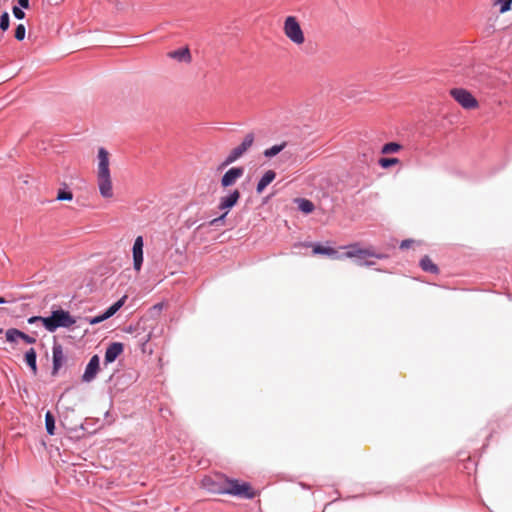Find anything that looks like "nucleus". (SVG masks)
Here are the masks:
<instances>
[{
	"label": "nucleus",
	"instance_id": "nucleus-1",
	"mask_svg": "<svg viewBox=\"0 0 512 512\" xmlns=\"http://www.w3.org/2000/svg\"><path fill=\"white\" fill-rule=\"evenodd\" d=\"M202 486L215 494H229L246 499L255 497V492L248 483H240L238 480L216 477H205L202 480Z\"/></svg>",
	"mask_w": 512,
	"mask_h": 512
},
{
	"label": "nucleus",
	"instance_id": "nucleus-2",
	"mask_svg": "<svg viewBox=\"0 0 512 512\" xmlns=\"http://www.w3.org/2000/svg\"><path fill=\"white\" fill-rule=\"evenodd\" d=\"M313 252L315 254H324L331 256L332 258H342V257H348V258H358L359 265H372L373 262L365 261L362 262V260H365L367 257H375L377 259H383L386 257L385 254L382 253H376L372 249H362L358 247L357 245H352L349 247V250L344 254H339L338 251L331 247H325L320 244H317L313 248Z\"/></svg>",
	"mask_w": 512,
	"mask_h": 512
},
{
	"label": "nucleus",
	"instance_id": "nucleus-3",
	"mask_svg": "<svg viewBox=\"0 0 512 512\" xmlns=\"http://www.w3.org/2000/svg\"><path fill=\"white\" fill-rule=\"evenodd\" d=\"M97 157V185L99 193L103 198H111L113 196V186L109 168V153L105 148H99Z\"/></svg>",
	"mask_w": 512,
	"mask_h": 512
},
{
	"label": "nucleus",
	"instance_id": "nucleus-4",
	"mask_svg": "<svg viewBox=\"0 0 512 512\" xmlns=\"http://www.w3.org/2000/svg\"><path fill=\"white\" fill-rule=\"evenodd\" d=\"M76 323V319L63 309L52 311L51 315L42 319V324L49 332H55L58 328H70Z\"/></svg>",
	"mask_w": 512,
	"mask_h": 512
},
{
	"label": "nucleus",
	"instance_id": "nucleus-5",
	"mask_svg": "<svg viewBox=\"0 0 512 512\" xmlns=\"http://www.w3.org/2000/svg\"><path fill=\"white\" fill-rule=\"evenodd\" d=\"M283 30L286 37L294 44L301 45L305 42L303 30L296 17L288 16L284 21Z\"/></svg>",
	"mask_w": 512,
	"mask_h": 512
},
{
	"label": "nucleus",
	"instance_id": "nucleus-6",
	"mask_svg": "<svg viewBox=\"0 0 512 512\" xmlns=\"http://www.w3.org/2000/svg\"><path fill=\"white\" fill-rule=\"evenodd\" d=\"M254 135L252 133H248L242 143L235 148H233L230 153L227 155L225 160L221 164V168L227 167L230 164L236 162L239 158H241L253 145Z\"/></svg>",
	"mask_w": 512,
	"mask_h": 512
},
{
	"label": "nucleus",
	"instance_id": "nucleus-7",
	"mask_svg": "<svg viewBox=\"0 0 512 512\" xmlns=\"http://www.w3.org/2000/svg\"><path fill=\"white\" fill-rule=\"evenodd\" d=\"M239 199L240 192L237 189L233 190L228 195L221 197L218 208L219 210L224 211V213L221 216L213 219L210 224L212 226H218L220 223H222L229 210L236 205Z\"/></svg>",
	"mask_w": 512,
	"mask_h": 512
},
{
	"label": "nucleus",
	"instance_id": "nucleus-8",
	"mask_svg": "<svg viewBox=\"0 0 512 512\" xmlns=\"http://www.w3.org/2000/svg\"><path fill=\"white\" fill-rule=\"evenodd\" d=\"M450 94L465 109H473L478 105L475 97L465 89L454 88L450 91Z\"/></svg>",
	"mask_w": 512,
	"mask_h": 512
},
{
	"label": "nucleus",
	"instance_id": "nucleus-9",
	"mask_svg": "<svg viewBox=\"0 0 512 512\" xmlns=\"http://www.w3.org/2000/svg\"><path fill=\"white\" fill-rule=\"evenodd\" d=\"M143 247L144 240L142 236L136 237L133 247H132V256H133V268L136 272H139L143 265Z\"/></svg>",
	"mask_w": 512,
	"mask_h": 512
},
{
	"label": "nucleus",
	"instance_id": "nucleus-10",
	"mask_svg": "<svg viewBox=\"0 0 512 512\" xmlns=\"http://www.w3.org/2000/svg\"><path fill=\"white\" fill-rule=\"evenodd\" d=\"M99 369H100L99 356L94 355L91 357V359L89 360V362L85 368L84 374L82 376V380L84 382H91L92 380L95 379L96 375L99 372Z\"/></svg>",
	"mask_w": 512,
	"mask_h": 512
},
{
	"label": "nucleus",
	"instance_id": "nucleus-11",
	"mask_svg": "<svg viewBox=\"0 0 512 512\" xmlns=\"http://www.w3.org/2000/svg\"><path fill=\"white\" fill-rule=\"evenodd\" d=\"M244 174L243 167H232L230 168L221 178L222 187H230L236 183Z\"/></svg>",
	"mask_w": 512,
	"mask_h": 512
},
{
	"label": "nucleus",
	"instance_id": "nucleus-12",
	"mask_svg": "<svg viewBox=\"0 0 512 512\" xmlns=\"http://www.w3.org/2000/svg\"><path fill=\"white\" fill-rule=\"evenodd\" d=\"M127 299V296L124 295L122 298H120L118 301H116L113 305H111L102 315L95 317L93 320H91L92 324L99 323L101 321H104L110 317H112L124 304Z\"/></svg>",
	"mask_w": 512,
	"mask_h": 512
},
{
	"label": "nucleus",
	"instance_id": "nucleus-13",
	"mask_svg": "<svg viewBox=\"0 0 512 512\" xmlns=\"http://www.w3.org/2000/svg\"><path fill=\"white\" fill-rule=\"evenodd\" d=\"M52 356H53V374H56L59 369L63 366L66 358L63 352V348L60 344L55 343L52 347Z\"/></svg>",
	"mask_w": 512,
	"mask_h": 512
},
{
	"label": "nucleus",
	"instance_id": "nucleus-14",
	"mask_svg": "<svg viewBox=\"0 0 512 512\" xmlns=\"http://www.w3.org/2000/svg\"><path fill=\"white\" fill-rule=\"evenodd\" d=\"M123 352V344L120 342L111 343L105 352V362L112 363L114 362L119 355Z\"/></svg>",
	"mask_w": 512,
	"mask_h": 512
},
{
	"label": "nucleus",
	"instance_id": "nucleus-15",
	"mask_svg": "<svg viewBox=\"0 0 512 512\" xmlns=\"http://www.w3.org/2000/svg\"><path fill=\"white\" fill-rule=\"evenodd\" d=\"M276 173L273 170L266 171L257 183V193H262L264 189L275 179Z\"/></svg>",
	"mask_w": 512,
	"mask_h": 512
},
{
	"label": "nucleus",
	"instance_id": "nucleus-16",
	"mask_svg": "<svg viewBox=\"0 0 512 512\" xmlns=\"http://www.w3.org/2000/svg\"><path fill=\"white\" fill-rule=\"evenodd\" d=\"M25 363L30 367L33 375L37 374V354L34 348H30L26 351L24 356Z\"/></svg>",
	"mask_w": 512,
	"mask_h": 512
},
{
	"label": "nucleus",
	"instance_id": "nucleus-17",
	"mask_svg": "<svg viewBox=\"0 0 512 512\" xmlns=\"http://www.w3.org/2000/svg\"><path fill=\"white\" fill-rule=\"evenodd\" d=\"M168 56L180 62H190L191 60L190 51L187 47L171 51L168 53Z\"/></svg>",
	"mask_w": 512,
	"mask_h": 512
},
{
	"label": "nucleus",
	"instance_id": "nucleus-18",
	"mask_svg": "<svg viewBox=\"0 0 512 512\" xmlns=\"http://www.w3.org/2000/svg\"><path fill=\"white\" fill-rule=\"evenodd\" d=\"M420 267L422 268L423 271L433 274H436L439 271L437 265L434 264L428 256H424L420 260Z\"/></svg>",
	"mask_w": 512,
	"mask_h": 512
},
{
	"label": "nucleus",
	"instance_id": "nucleus-19",
	"mask_svg": "<svg viewBox=\"0 0 512 512\" xmlns=\"http://www.w3.org/2000/svg\"><path fill=\"white\" fill-rule=\"evenodd\" d=\"M285 147H286V142H283V143L278 144V145H274V146L264 150L263 155L266 158L270 159V158L278 155L279 153H281L284 150Z\"/></svg>",
	"mask_w": 512,
	"mask_h": 512
},
{
	"label": "nucleus",
	"instance_id": "nucleus-20",
	"mask_svg": "<svg viewBox=\"0 0 512 512\" xmlns=\"http://www.w3.org/2000/svg\"><path fill=\"white\" fill-rule=\"evenodd\" d=\"M45 426L47 433L49 435H53L55 430V419L54 416L49 411L45 415Z\"/></svg>",
	"mask_w": 512,
	"mask_h": 512
},
{
	"label": "nucleus",
	"instance_id": "nucleus-21",
	"mask_svg": "<svg viewBox=\"0 0 512 512\" xmlns=\"http://www.w3.org/2000/svg\"><path fill=\"white\" fill-rule=\"evenodd\" d=\"M401 146L396 142H389L383 145L381 149L382 154L396 153L400 150Z\"/></svg>",
	"mask_w": 512,
	"mask_h": 512
},
{
	"label": "nucleus",
	"instance_id": "nucleus-22",
	"mask_svg": "<svg viewBox=\"0 0 512 512\" xmlns=\"http://www.w3.org/2000/svg\"><path fill=\"white\" fill-rule=\"evenodd\" d=\"M299 209L304 213H311L314 210V204L310 200L300 199Z\"/></svg>",
	"mask_w": 512,
	"mask_h": 512
},
{
	"label": "nucleus",
	"instance_id": "nucleus-23",
	"mask_svg": "<svg viewBox=\"0 0 512 512\" xmlns=\"http://www.w3.org/2000/svg\"><path fill=\"white\" fill-rule=\"evenodd\" d=\"M6 340L8 342H15L21 337V331L16 328H10L6 331Z\"/></svg>",
	"mask_w": 512,
	"mask_h": 512
},
{
	"label": "nucleus",
	"instance_id": "nucleus-24",
	"mask_svg": "<svg viewBox=\"0 0 512 512\" xmlns=\"http://www.w3.org/2000/svg\"><path fill=\"white\" fill-rule=\"evenodd\" d=\"M399 162L398 158H380L379 159V165L382 168H389Z\"/></svg>",
	"mask_w": 512,
	"mask_h": 512
},
{
	"label": "nucleus",
	"instance_id": "nucleus-25",
	"mask_svg": "<svg viewBox=\"0 0 512 512\" xmlns=\"http://www.w3.org/2000/svg\"><path fill=\"white\" fill-rule=\"evenodd\" d=\"M496 5H500V13H505L511 9L512 0H496Z\"/></svg>",
	"mask_w": 512,
	"mask_h": 512
},
{
	"label": "nucleus",
	"instance_id": "nucleus-26",
	"mask_svg": "<svg viewBox=\"0 0 512 512\" xmlns=\"http://www.w3.org/2000/svg\"><path fill=\"white\" fill-rule=\"evenodd\" d=\"M10 17L7 12H4L0 17V29L6 31L9 28Z\"/></svg>",
	"mask_w": 512,
	"mask_h": 512
},
{
	"label": "nucleus",
	"instance_id": "nucleus-27",
	"mask_svg": "<svg viewBox=\"0 0 512 512\" xmlns=\"http://www.w3.org/2000/svg\"><path fill=\"white\" fill-rule=\"evenodd\" d=\"M26 29L23 24H19L15 28V38L19 41L23 40L25 38Z\"/></svg>",
	"mask_w": 512,
	"mask_h": 512
},
{
	"label": "nucleus",
	"instance_id": "nucleus-28",
	"mask_svg": "<svg viewBox=\"0 0 512 512\" xmlns=\"http://www.w3.org/2000/svg\"><path fill=\"white\" fill-rule=\"evenodd\" d=\"M73 194L68 190H59L57 194L58 200H72Z\"/></svg>",
	"mask_w": 512,
	"mask_h": 512
},
{
	"label": "nucleus",
	"instance_id": "nucleus-29",
	"mask_svg": "<svg viewBox=\"0 0 512 512\" xmlns=\"http://www.w3.org/2000/svg\"><path fill=\"white\" fill-rule=\"evenodd\" d=\"M280 159L284 162L286 161H291V162H294L295 161V155L294 153H291L289 151H284L282 154H281V157Z\"/></svg>",
	"mask_w": 512,
	"mask_h": 512
},
{
	"label": "nucleus",
	"instance_id": "nucleus-30",
	"mask_svg": "<svg viewBox=\"0 0 512 512\" xmlns=\"http://www.w3.org/2000/svg\"><path fill=\"white\" fill-rule=\"evenodd\" d=\"M12 12H13V15L15 16V18H17L19 20H21L25 17V13L21 7L14 6L12 9Z\"/></svg>",
	"mask_w": 512,
	"mask_h": 512
},
{
	"label": "nucleus",
	"instance_id": "nucleus-31",
	"mask_svg": "<svg viewBox=\"0 0 512 512\" xmlns=\"http://www.w3.org/2000/svg\"><path fill=\"white\" fill-rule=\"evenodd\" d=\"M20 339H22L24 342H26L27 344H34L36 342V338L35 337H32L28 334H25L24 332L21 331V337Z\"/></svg>",
	"mask_w": 512,
	"mask_h": 512
},
{
	"label": "nucleus",
	"instance_id": "nucleus-32",
	"mask_svg": "<svg viewBox=\"0 0 512 512\" xmlns=\"http://www.w3.org/2000/svg\"><path fill=\"white\" fill-rule=\"evenodd\" d=\"M43 318H44V317H42V316H32V317H30V318L28 319V323H29V324H34V323H36V322H42V319H43Z\"/></svg>",
	"mask_w": 512,
	"mask_h": 512
},
{
	"label": "nucleus",
	"instance_id": "nucleus-33",
	"mask_svg": "<svg viewBox=\"0 0 512 512\" xmlns=\"http://www.w3.org/2000/svg\"><path fill=\"white\" fill-rule=\"evenodd\" d=\"M413 243V240H403L400 244V248L401 249H406V248H409L411 246V244Z\"/></svg>",
	"mask_w": 512,
	"mask_h": 512
},
{
	"label": "nucleus",
	"instance_id": "nucleus-34",
	"mask_svg": "<svg viewBox=\"0 0 512 512\" xmlns=\"http://www.w3.org/2000/svg\"><path fill=\"white\" fill-rule=\"evenodd\" d=\"M17 3L19 4V6L23 9H28L30 4H29V0H17Z\"/></svg>",
	"mask_w": 512,
	"mask_h": 512
},
{
	"label": "nucleus",
	"instance_id": "nucleus-35",
	"mask_svg": "<svg viewBox=\"0 0 512 512\" xmlns=\"http://www.w3.org/2000/svg\"><path fill=\"white\" fill-rule=\"evenodd\" d=\"M5 302H6V300L4 298L0 297V304H3Z\"/></svg>",
	"mask_w": 512,
	"mask_h": 512
},
{
	"label": "nucleus",
	"instance_id": "nucleus-36",
	"mask_svg": "<svg viewBox=\"0 0 512 512\" xmlns=\"http://www.w3.org/2000/svg\"><path fill=\"white\" fill-rule=\"evenodd\" d=\"M0 333H2V329H0Z\"/></svg>",
	"mask_w": 512,
	"mask_h": 512
}]
</instances>
